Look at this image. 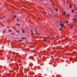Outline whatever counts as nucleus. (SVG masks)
<instances>
[{"label":"nucleus","mask_w":77,"mask_h":77,"mask_svg":"<svg viewBox=\"0 0 77 77\" xmlns=\"http://www.w3.org/2000/svg\"><path fill=\"white\" fill-rule=\"evenodd\" d=\"M55 10L56 11H58V9H57V8L55 9Z\"/></svg>","instance_id":"nucleus-15"},{"label":"nucleus","mask_w":77,"mask_h":77,"mask_svg":"<svg viewBox=\"0 0 77 77\" xmlns=\"http://www.w3.org/2000/svg\"><path fill=\"white\" fill-rule=\"evenodd\" d=\"M63 1H65V0H63Z\"/></svg>","instance_id":"nucleus-40"},{"label":"nucleus","mask_w":77,"mask_h":77,"mask_svg":"<svg viewBox=\"0 0 77 77\" xmlns=\"http://www.w3.org/2000/svg\"><path fill=\"white\" fill-rule=\"evenodd\" d=\"M63 14L65 16H66V13L65 12H63Z\"/></svg>","instance_id":"nucleus-7"},{"label":"nucleus","mask_w":77,"mask_h":77,"mask_svg":"<svg viewBox=\"0 0 77 77\" xmlns=\"http://www.w3.org/2000/svg\"><path fill=\"white\" fill-rule=\"evenodd\" d=\"M31 64H29V66H30V65H31Z\"/></svg>","instance_id":"nucleus-32"},{"label":"nucleus","mask_w":77,"mask_h":77,"mask_svg":"<svg viewBox=\"0 0 77 77\" xmlns=\"http://www.w3.org/2000/svg\"><path fill=\"white\" fill-rule=\"evenodd\" d=\"M0 19H1V18H0Z\"/></svg>","instance_id":"nucleus-45"},{"label":"nucleus","mask_w":77,"mask_h":77,"mask_svg":"<svg viewBox=\"0 0 77 77\" xmlns=\"http://www.w3.org/2000/svg\"><path fill=\"white\" fill-rule=\"evenodd\" d=\"M37 30V28H35V30Z\"/></svg>","instance_id":"nucleus-31"},{"label":"nucleus","mask_w":77,"mask_h":77,"mask_svg":"<svg viewBox=\"0 0 77 77\" xmlns=\"http://www.w3.org/2000/svg\"><path fill=\"white\" fill-rule=\"evenodd\" d=\"M15 31H16V32H18V33H20V32L18 31H17V30L16 29H15Z\"/></svg>","instance_id":"nucleus-4"},{"label":"nucleus","mask_w":77,"mask_h":77,"mask_svg":"<svg viewBox=\"0 0 77 77\" xmlns=\"http://www.w3.org/2000/svg\"><path fill=\"white\" fill-rule=\"evenodd\" d=\"M22 32L23 33H25V32H24V29H22Z\"/></svg>","instance_id":"nucleus-2"},{"label":"nucleus","mask_w":77,"mask_h":77,"mask_svg":"<svg viewBox=\"0 0 77 77\" xmlns=\"http://www.w3.org/2000/svg\"><path fill=\"white\" fill-rule=\"evenodd\" d=\"M73 21H77V19L76 18H73Z\"/></svg>","instance_id":"nucleus-1"},{"label":"nucleus","mask_w":77,"mask_h":77,"mask_svg":"<svg viewBox=\"0 0 77 77\" xmlns=\"http://www.w3.org/2000/svg\"><path fill=\"white\" fill-rule=\"evenodd\" d=\"M60 31H61L62 30V28H60V29H59Z\"/></svg>","instance_id":"nucleus-16"},{"label":"nucleus","mask_w":77,"mask_h":77,"mask_svg":"<svg viewBox=\"0 0 77 77\" xmlns=\"http://www.w3.org/2000/svg\"><path fill=\"white\" fill-rule=\"evenodd\" d=\"M63 25H64V23H63Z\"/></svg>","instance_id":"nucleus-35"},{"label":"nucleus","mask_w":77,"mask_h":77,"mask_svg":"<svg viewBox=\"0 0 77 77\" xmlns=\"http://www.w3.org/2000/svg\"><path fill=\"white\" fill-rule=\"evenodd\" d=\"M54 39H56V38H55V37L54 38Z\"/></svg>","instance_id":"nucleus-30"},{"label":"nucleus","mask_w":77,"mask_h":77,"mask_svg":"<svg viewBox=\"0 0 77 77\" xmlns=\"http://www.w3.org/2000/svg\"><path fill=\"white\" fill-rule=\"evenodd\" d=\"M45 14H47V12H45Z\"/></svg>","instance_id":"nucleus-28"},{"label":"nucleus","mask_w":77,"mask_h":77,"mask_svg":"<svg viewBox=\"0 0 77 77\" xmlns=\"http://www.w3.org/2000/svg\"><path fill=\"white\" fill-rule=\"evenodd\" d=\"M12 41L13 42H14V40H13Z\"/></svg>","instance_id":"nucleus-37"},{"label":"nucleus","mask_w":77,"mask_h":77,"mask_svg":"<svg viewBox=\"0 0 77 77\" xmlns=\"http://www.w3.org/2000/svg\"><path fill=\"white\" fill-rule=\"evenodd\" d=\"M60 23H61V24H62V23L61 22V21H60Z\"/></svg>","instance_id":"nucleus-29"},{"label":"nucleus","mask_w":77,"mask_h":77,"mask_svg":"<svg viewBox=\"0 0 77 77\" xmlns=\"http://www.w3.org/2000/svg\"><path fill=\"white\" fill-rule=\"evenodd\" d=\"M51 4H52V5L54 6V4H53V3H52Z\"/></svg>","instance_id":"nucleus-21"},{"label":"nucleus","mask_w":77,"mask_h":77,"mask_svg":"<svg viewBox=\"0 0 77 77\" xmlns=\"http://www.w3.org/2000/svg\"><path fill=\"white\" fill-rule=\"evenodd\" d=\"M60 26H61L62 27H63L64 26V25L63 24H60Z\"/></svg>","instance_id":"nucleus-3"},{"label":"nucleus","mask_w":77,"mask_h":77,"mask_svg":"<svg viewBox=\"0 0 77 77\" xmlns=\"http://www.w3.org/2000/svg\"><path fill=\"white\" fill-rule=\"evenodd\" d=\"M73 27V26L72 25V26L71 27V29H72V27Z\"/></svg>","instance_id":"nucleus-14"},{"label":"nucleus","mask_w":77,"mask_h":77,"mask_svg":"<svg viewBox=\"0 0 77 77\" xmlns=\"http://www.w3.org/2000/svg\"><path fill=\"white\" fill-rule=\"evenodd\" d=\"M54 17H56V16H55H55H54Z\"/></svg>","instance_id":"nucleus-42"},{"label":"nucleus","mask_w":77,"mask_h":77,"mask_svg":"<svg viewBox=\"0 0 77 77\" xmlns=\"http://www.w3.org/2000/svg\"><path fill=\"white\" fill-rule=\"evenodd\" d=\"M66 23H69V22H68V21H66Z\"/></svg>","instance_id":"nucleus-17"},{"label":"nucleus","mask_w":77,"mask_h":77,"mask_svg":"<svg viewBox=\"0 0 77 77\" xmlns=\"http://www.w3.org/2000/svg\"><path fill=\"white\" fill-rule=\"evenodd\" d=\"M23 6V7H24V6Z\"/></svg>","instance_id":"nucleus-43"},{"label":"nucleus","mask_w":77,"mask_h":77,"mask_svg":"<svg viewBox=\"0 0 77 77\" xmlns=\"http://www.w3.org/2000/svg\"><path fill=\"white\" fill-rule=\"evenodd\" d=\"M22 39H27L26 37H22Z\"/></svg>","instance_id":"nucleus-5"},{"label":"nucleus","mask_w":77,"mask_h":77,"mask_svg":"<svg viewBox=\"0 0 77 77\" xmlns=\"http://www.w3.org/2000/svg\"><path fill=\"white\" fill-rule=\"evenodd\" d=\"M51 2H52V0H50Z\"/></svg>","instance_id":"nucleus-33"},{"label":"nucleus","mask_w":77,"mask_h":77,"mask_svg":"<svg viewBox=\"0 0 77 77\" xmlns=\"http://www.w3.org/2000/svg\"><path fill=\"white\" fill-rule=\"evenodd\" d=\"M4 18H5V16H4Z\"/></svg>","instance_id":"nucleus-34"},{"label":"nucleus","mask_w":77,"mask_h":77,"mask_svg":"<svg viewBox=\"0 0 77 77\" xmlns=\"http://www.w3.org/2000/svg\"><path fill=\"white\" fill-rule=\"evenodd\" d=\"M35 35H38V34L37 33H35Z\"/></svg>","instance_id":"nucleus-23"},{"label":"nucleus","mask_w":77,"mask_h":77,"mask_svg":"<svg viewBox=\"0 0 77 77\" xmlns=\"http://www.w3.org/2000/svg\"><path fill=\"white\" fill-rule=\"evenodd\" d=\"M11 31L12 30L11 29H9L8 30V32H11Z\"/></svg>","instance_id":"nucleus-12"},{"label":"nucleus","mask_w":77,"mask_h":77,"mask_svg":"<svg viewBox=\"0 0 77 77\" xmlns=\"http://www.w3.org/2000/svg\"><path fill=\"white\" fill-rule=\"evenodd\" d=\"M50 36H49V37H47V38H50Z\"/></svg>","instance_id":"nucleus-20"},{"label":"nucleus","mask_w":77,"mask_h":77,"mask_svg":"<svg viewBox=\"0 0 77 77\" xmlns=\"http://www.w3.org/2000/svg\"><path fill=\"white\" fill-rule=\"evenodd\" d=\"M14 18H16V16H15V15H14Z\"/></svg>","instance_id":"nucleus-18"},{"label":"nucleus","mask_w":77,"mask_h":77,"mask_svg":"<svg viewBox=\"0 0 77 77\" xmlns=\"http://www.w3.org/2000/svg\"><path fill=\"white\" fill-rule=\"evenodd\" d=\"M32 1H33L34 0H31Z\"/></svg>","instance_id":"nucleus-41"},{"label":"nucleus","mask_w":77,"mask_h":77,"mask_svg":"<svg viewBox=\"0 0 77 77\" xmlns=\"http://www.w3.org/2000/svg\"><path fill=\"white\" fill-rule=\"evenodd\" d=\"M17 26H20V24H19V23H18Z\"/></svg>","instance_id":"nucleus-19"},{"label":"nucleus","mask_w":77,"mask_h":77,"mask_svg":"<svg viewBox=\"0 0 77 77\" xmlns=\"http://www.w3.org/2000/svg\"><path fill=\"white\" fill-rule=\"evenodd\" d=\"M38 35H41V34H38Z\"/></svg>","instance_id":"nucleus-27"},{"label":"nucleus","mask_w":77,"mask_h":77,"mask_svg":"<svg viewBox=\"0 0 77 77\" xmlns=\"http://www.w3.org/2000/svg\"><path fill=\"white\" fill-rule=\"evenodd\" d=\"M74 10H72V14H74Z\"/></svg>","instance_id":"nucleus-10"},{"label":"nucleus","mask_w":77,"mask_h":77,"mask_svg":"<svg viewBox=\"0 0 77 77\" xmlns=\"http://www.w3.org/2000/svg\"><path fill=\"white\" fill-rule=\"evenodd\" d=\"M62 16H63H63H64V15H63V14L62 15Z\"/></svg>","instance_id":"nucleus-24"},{"label":"nucleus","mask_w":77,"mask_h":77,"mask_svg":"<svg viewBox=\"0 0 77 77\" xmlns=\"http://www.w3.org/2000/svg\"><path fill=\"white\" fill-rule=\"evenodd\" d=\"M49 16L51 17V14H49Z\"/></svg>","instance_id":"nucleus-13"},{"label":"nucleus","mask_w":77,"mask_h":77,"mask_svg":"<svg viewBox=\"0 0 77 77\" xmlns=\"http://www.w3.org/2000/svg\"><path fill=\"white\" fill-rule=\"evenodd\" d=\"M43 41L45 42H46V39H43Z\"/></svg>","instance_id":"nucleus-9"},{"label":"nucleus","mask_w":77,"mask_h":77,"mask_svg":"<svg viewBox=\"0 0 77 77\" xmlns=\"http://www.w3.org/2000/svg\"><path fill=\"white\" fill-rule=\"evenodd\" d=\"M11 34H12L13 35L14 34V33H11Z\"/></svg>","instance_id":"nucleus-26"},{"label":"nucleus","mask_w":77,"mask_h":77,"mask_svg":"<svg viewBox=\"0 0 77 77\" xmlns=\"http://www.w3.org/2000/svg\"><path fill=\"white\" fill-rule=\"evenodd\" d=\"M19 41H20V42H23V41L21 40H19Z\"/></svg>","instance_id":"nucleus-11"},{"label":"nucleus","mask_w":77,"mask_h":77,"mask_svg":"<svg viewBox=\"0 0 77 77\" xmlns=\"http://www.w3.org/2000/svg\"><path fill=\"white\" fill-rule=\"evenodd\" d=\"M32 41H34V39H32Z\"/></svg>","instance_id":"nucleus-39"},{"label":"nucleus","mask_w":77,"mask_h":77,"mask_svg":"<svg viewBox=\"0 0 77 77\" xmlns=\"http://www.w3.org/2000/svg\"><path fill=\"white\" fill-rule=\"evenodd\" d=\"M52 39H54V38H52Z\"/></svg>","instance_id":"nucleus-36"},{"label":"nucleus","mask_w":77,"mask_h":77,"mask_svg":"<svg viewBox=\"0 0 77 77\" xmlns=\"http://www.w3.org/2000/svg\"><path fill=\"white\" fill-rule=\"evenodd\" d=\"M58 44H59V42H58Z\"/></svg>","instance_id":"nucleus-44"},{"label":"nucleus","mask_w":77,"mask_h":77,"mask_svg":"<svg viewBox=\"0 0 77 77\" xmlns=\"http://www.w3.org/2000/svg\"><path fill=\"white\" fill-rule=\"evenodd\" d=\"M49 9H50V10L51 11V9H50V8H49Z\"/></svg>","instance_id":"nucleus-38"},{"label":"nucleus","mask_w":77,"mask_h":77,"mask_svg":"<svg viewBox=\"0 0 77 77\" xmlns=\"http://www.w3.org/2000/svg\"><path fill=\"white\" fill-rule=\"evenodd\" d=\"M17 21H19V20H18V19H17Z\"/></svg>","instance_id":"nucleus-22"},{"label":"nucleus","mask_w":77,"mask_h":77,"mask_svg":"<svg viewBox=\"0 0 77 77\" xmlns=\"http://www.w3.org/2000/svg\"><path fill=\"white\" fill-rule=\"evenodd\" d=\"M68 17H69V14H68Z\"/></svg>","instance_id":"nucleus-25"},{"label":"nucleus","mask_w":77,"mask_h":77,"mask_svg":"<svg viewBox=\"0 0 77 77\" xmlns=\"http://www.w3.org/2000/svg\"><path fill=\"white\" fill-rule=\"evenodd\" d=\"M31 32H32L31 34V35H33V30H31Z\"/></svg>","instance_id":"nucleus-6"},{"label":"nucleus","mask_w":77,"mask_h":77,"mask_svg":"<svg viewBox=\"0 0 77 77\" xmlns=\"http://www.w3.org/2000/svg\"><path fill=\"white\" fill-rule=\"evenodd\" d=\"M69 8L70 9H71V8H72V5H70L69 6Z\"/></svg>","instance_id":"nucleus-8"}]
</instances>
